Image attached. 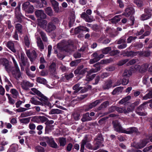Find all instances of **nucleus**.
<instances>
[{"label":"nucleus","instance_id":"obj_14","mask_svg":"<svg viewBox=\"0 0 152 152\" xmlns=\"http://www.w3.org/2000/svg\"><path fill=\"white\" fill-rule=\"evenodd\" d=\"M35 14L37 18L40 19H45L47 17V15L44 11L42 10H37L35 12Z\"/></svg>","mask_w":152,"mask_h":152},{"label":"nucleus","instance_id":"obj_30","mask_svg":"<svg viewBox=\"0 0 152 152\" xmlns=\"http://www.w3.org/2000/svg\"><path fill=\"white\" fill-rule=\"evenodd\" d=\"M121 16V15H119L115 16L114 18H112L110 20L113 23L115 24L120 21V17Z\"/></svg>","mask_w":152,"mask_h":152},{"label":"nucleus","instance_id":"obj_36","mask_svg":"<svg viewBox=\"0 0 152 152\" xmlns=\"http://www.w3.org/2000/svg\"><path fill=\"white\" fill-rule=\"evenodd\" d=\"M30 119L31 118H30V117L25 118H23L20 119L19 120V121L21 123L26 124L29 122Z\"/></svg>","mask_w":152,"mask_h":152},{"label":"nucleus","instance_id":"obj_7","mask_svg":"<svg viewBox=\"0 0 152 152\" xmlns=\"http://www.w3.org/2000/svg\"><path fill=\"white\" fill-rule=\"evenodd\" d=\"M12 59L14 65V68L12 71V74L16 79H18L20 77V71L14 58H12Z\"/></svg>","mask_w":152,"mask_h":152},{"label":"nucleus","instance_id":"obj_10","mask_svg":"<svg viewBox=\"0 0 152 152\" xmlns=\"http://www.w3.org/2000/svg\"><path fill=\"white\" fill-rule=\"evenodd\" d=\"M26 54L31 62H33L35 61L37 56V54L34 50H33L31 52L29 50H27L26 52Z\"/></svg>","mask_w":152,"mask_h":152},{"label":"nucleus","instance_id":"obj_61","mask_svg":"<svg viewBox=\"0 0 152 152\" xmlns=\"http://www.w3.org/2000/svg\"><path fill=\"white\" fill-rule=\"evenodd\" d=\"M135 52L130 51H128V57H133L136 56Z\"/></svg>","mask_w":152,"mask_h":152},{"label":"nucleus","instance_id":"obj_52","mask_svg":"<svg viewBox=\"0 0 152 152\" xmlns=\"http://www.w3.org/2000/svg\"><path fill=\"white\" fill-rule=\"evenodd\" d=\"M35 149L38 152H45L44 148L40 145H38L35 147Z\"/></svg>","mask_w":152,"mask_h":152},{"label":"nucleus","instance_id":"obj_62","mask_svg":"<svg viewBox=\"0 0 152 152\" xmlns=\"http://www.w3.org/2000/svg\"><path fill=\"white\" fill-rule=\"evenodd\" d=\"M152 98V90L150 91L149 93L145 95L144 97V99H147L148 98Z\"/></svg>","mask_w":152,"mask_h":152},{"label":"nucleus","instance_id":"obj_24","mask_svg":"<svg viewBox=\"0 0 152 152\" xmlns=\"http://www.w3.org/2000/svg\"><path fill=\"white\" fill-rule=\"evenodd\" d=\"M39 123L41 122L43 123L45 121H46L45 124L46 125L45 129V133H46L48 131V121H47V118L44 116H39Z\"/></svg>","mask_w":152,"mask_h":152},{"label":"nucleus","instance_id":"obj_44","mask_svg":"<svg viewBox=\"0 0 152 152\" xmlns=\"http://www.w3.org/2000/svg\"><path fill=\"white\" fill-rule=\"evenodd\" d=\"M151 16V15L149 14L148 15L143 14L141 17L140 19L142 20H147L150 18Z\"/></svg>","mask_w":152,"mask_h":152},{"label":"nucleus","instance_id":"obj_46","mask_svg":"<svg viewBox=\"0 0 152 152\" xmlns=\"http://www.w3.org/2000/svg\"><path fill=\"white\" fill-rule=\"evenodd\" d=\"M24 41L26 46L27 48H29L30 46V42L28 37L27 36H26L25 37Z\"/></svg>","mask_w":152,"mask_h":152},{"label":"nucleus","instance_id":"obj_35","mask_svg":"<svg viewBox=\"0 0 152 152\" xmlns=\"http://www.w3.org/2000/svg\"><path fill=\"white\" fill-rule=\"evenodd\" d=\"M143 46V44L140 42H136L133 44V47L137 50L142 48Z\"/></svg>","mask_w":152,"mask_h":152},{"label":"nucleus","instance_id":"obj_3","mask_svg":"<svg viewBox=\"0 0 152 152\" xmlns=\"http://www.w3.org/2000/svg\"><path fill=\"white\" fill-rule=\"evenodd\" d=\"M148 103L147 102H144L137 107L135 110V113L140 116L145 115H146L143 111L148 106Z\"/></svg>","mask_w":152,"mask_h":152},{"label":"nucleus","instance_id":"obj_51","mask_svg":"<svg viewBox=\"0 0 152 152\" xmlns=\"http://www.w3.org/2000/svg\"><path fill=\"white\" fill-rule=\"evenodd\" d=\"M34 7L33 5H30L25 11L29 13H32L34 12Z\"/></svg>","mask_w":152,"mask_h":152},{"label":"nucleus","instance_id":"obj_16","mask_svg":"<svg viewBox=\"0 0 152 152\" xmlns=\"http://www.w3.org/2000/svg\"><path fill=\"white\" fill-rule=\"evenodd\" d=\"M134 12V9L133 7H128L125 9V12L122 14V15L129 17L130 15H133Z\"/></svg>","mask_w":152,"mask_h":152},{"label":"nucleus","instance_id":"obj_19","mask_svg":"<svg viewBox=\"0 0 152 152\" xmlns=\"http://www.w3.org/2000/svg\"><path fill=\"white\" fill-rule=\"evenodd\" d=\"M81 31L88 32L89 29L86 27L80 26L75 28L74 31L75 33V34H78Z\"/></svg>","mask_w":152,"mask_h":152},{"label":"nucleus","instance_id":"obj_4","mask_svg":"<svg viewBox=\"0 0 152 152\" xmlns=\"http://www.w3.org/2000/svg\"><path fill=\"white\" fill-rule=\"evenodd\" d=\"M50 75L51 78L53 79H58L59 78L56 72V64L53 62L50 65L49 67Z\"/></svg>","mask_w":152,"mask_h":152},{"label":"nucleus","instance_id":"obj_33","mask_svg":"<svg viewBox=\"0 0 152 152\" xmlns=\"http://www.w3.org/2000/svg\"><path fill=\"white\" fill-rule=\"evenodd\" d=\"M62 111L61 110L56 109H52L49 112V114H59L61 113Z\"/></svg>","mask_w":152,"mask_h":152},{"label":"nucleus","instance_id":"obj_39","mask_svg":"<svg viewBox=\"0 0 152 152\" xmlns=\"http://www.w3.org/2000/svg\"><path fill=\"white\" fill-rule=\"evenodd\" d=\"M86 145V147L89 149L96 150L98 149L96 146H95V144L94 145V147H93L91 144L89 143H87Z\"/></svg>","mask_w":152,"mask_h":152},{"label":"nucleus","instance_id":"obj_63","mask_svg":"<svg viewBox=\"0 0 152 152\" xmlns=\"http://www.w3.org/2000/svg\"><path fill=\"white\" fill-rule=\"evenodd\" d=\"M116 107L113 106L108 108V113H110L114 112L115 110H116Z\"/></svg>","mask_w":152,"mask_h":152},{"label":"nucleus","instance_id":"obj_42","mask_svg":"<svg viewBox=\"0 0 152 152\" xmlns=\"http://www.w3.org/2000/svg\"><path fill=\"white\" fill-rule=\"evenodd\" d=\"M15 28L16 30L20 34L22 33V26L20 23H16L15 25Z\"/></svg>","mask_w":152,"mask_h":152},{"label":"nucleus","instance_id":"obj_15","mask_svg":"<svg viewBox=\"0 0 152 152\" xmlns=\"http://www.w3.org/2000/svg\"><path fill=\"white\" fill-rule=\"evenodd\" d=\"M80 17L87 22H91L93 21V17L91 16H89L85 12H83L80 15Z\"/></svg>","mask_w":152,"mask_h":152},{"label":"nucleus","instance_id":"obj_5","mask_svg":"<svg viewBox=\"0 0 152 152\" xmlns=\"http://www.w3.org/2000/svg\"><path fill=\"white\" fill-rule=\"evenodd\" d=\"M101 69L100 66H98L95 67V68H92L88 72H87V75L86 76L85 80L89 81L92 80L96 76V74H94L91 76L90 75L93 73H95L99 71Z\"/></svg>","mask_w":152,"mask_h":152},{"label":"nucleus","instance_id":"obj_40","mask_svg":"<svg viewBox=\"0 0 152 152\" xmlns=\"http://www.w3.org/2000/svg\"><path fill=\"white\" fill-rule=\"evenodd\" d=\"M147 143L146 140H143L138 144V148L140 149L143 148L146 145Z\"/></svg>","mask_w":152,"mask_h":152},{"label":"nucleus","instance_id":"obj_26","mask_svg":"<svg viewBox=\"0 0 152 152\" xmlns=\"http://www.w3.org/2000/svg\"><path fill=\"white\" fill-rule=\"evenodd\" d=\"M92 120V118L89 115V113H87L83 114V116L81 118V121L83 122L86 121H89Z\"/></svg>","mask_w":152,"mask_h":152},{"label":"nucleus","instance_id":"obj_29","mask_svg":"<svg viewBox=\"0 0 152 152\" xmlns=\"http://www.w3.org/2000/svg\"><path fill=\"white\" fill-rule=\"evenodd\" d=\"M141 66L140 69V72L141 73H143L145 72L147 69L148 67V65L147 63H145L142 64Z\"/></svg>","mask_w":152,"mask_h":152},{"label":"nucleus","instance_id":"obj_38","mask_svg":"<svg viewBox=\"0 0 152 152\" xmlns=\"http://www.w3.org/2000/svg\"><path fill=\"white\" fill-rule=\"evenodd\" d=\"M21 60L23 66H25L27 62V59L25 57L23 53L20 54Z\"/></svg>","mask_w":152,"mask_h":152},{"label":"nucleus","instance_id":"obj_34","mask_svg":"<svg viewBox=\"0 0 152 152\" xmlns=\"http://www.w3.org/2000/svg\"><path fill=\"white\" fill-rule=\"evenodd\" d=\"M59 142L60 146L64 147L66 143V138L64 137L59 138Z\"/></svg>","mask_w":152,"mask_h":152},{"label":"nucleus","instance_id":"obj_23","mask_svg":"<svg viewBox=\"0 0 152 152\" xmlns=\"http://www.w3.org/2000/svg\"><path fill=\"white\" fill-rule=\"evenodd\" d=\"M91 56L92 58H94L98 61L104 57V55L102 54H99L97 52H95Z\"/></svg>","mask_w":152,"mask_h":152},{"label":"nucleus","instance_id":"obj_41","mask_svg":"<svg viewBox=\"0 0 152 152\" xmlns=\"http://www.w3.org/2000/svg\"><path fill=\"white\" fill-rule=\"evenodd\" d=\"M56 29V26L52 22H50L48 25V32L55 30Z\"/></svg>","mask_w":152,"mask_h":152},{"label":"nucleus","instance_id":"obj_32","mask_svg":"<svg viewBox=\"0 0 152 152\" xmlns=\"http://www.w3.org/2000/svg\"><path fill=\"white\" fill-rule=\"evenodd\" d=\"M7 46L13 52L15 53L16 52V50L14 47V44L12 42H7Z\"/></svg>","mask_w":152,"mask_h":152},{"label":"nucleus","instance_id":"obj_9","mask_svg":"<svg viewBox=\"0 0 152 152\" xmlns=\"http://www.w3.org/2000/svg\"><path fill=\"white\" fill-rule=\"evenodd\" d=\"M80 86H73V89L75 90V91L73 92V94L74 95H76V94L80 90V93H84L88 91V89L90 88H91V86H88V88H86L85 87H83V88L82 89V87H80L79 88V87Z\"/></svg>","mask_w":152,"mask_h":152},{"label":"nucleus","instance_id":"obj_45","mask_svg":"<svg viewBox=\"0 0 152 152\" xmlns=\"http://www.w3.org/2000/svg\"><path fill=\"white\" fill-rule=\"evenodd\" d=\"M34 98H35L34 97H32L31 98V100L30 101L32 104L37 105H41L42 104L40 102L37 101L36 99H35Z\"/></svg>","mask_w":152,"mask_h":152},{"label":"nucleus","instance_id":"obj_58","mask_svg":"<svg viewBox=\"0 0 152 152\" xmlns=\"http://www.w3.org/2000/svg\"><path fill=\"white\" fill-rule=\"evenodd\" d=\"M80 114L79 113H74L73 114V117L75 121H77L80 119Z\"/></svg>","mask_w":152,"mask_h":152},{"label":"nucleus","instance_id":"obj_11","mask_svg":"<svg viewBox=\"0 0 152 152\" xmlns=\"http://www.w3.org/2000/svg\"><path fill=\"white\" fill-rule=\"evenodd\" d=\"M30 2L36 4L35 7L37 8H41L47 5V0H41L42 4H40V2L39 0H28Z\"/></svg>","mask_w":152,"mask_h":152},{"label":"nucleus","instance_id":"obj_37","mask_svg":"<svg viewBox=\"0 0 152 152\" xmlns=\"http://www.w3.org/2000/svg\"><path fill=\"white\" fill-rule=\"evenodd\" d=\"M132 73L131 70L126 69L124 70L123 75L124 77H129L132 75Z\"/></svg>","mask_w":152,"mask_h":152},{"label":"nucleus","instance_id":"obj_25","mask_svg":"<svg viewBox=\"0 0 152 152\" xmlns=\"http://www.w3.org/2000/svg\"><path fill=\"white\" fill-rule=\"evenodd\" d=\"M124 87L123 86H120L115 88L112 92V94L115 95L116 94H119L120 93H121L123 90Z\"/></svg>","mask_w":152,"mask_h":152},{"label":"nucleus","instance_id":"obj_50","mask_svg":"<svg viewBox=\"0 0 152 152\" xmlns=\"http://www.w3.org/2000/svg\"><path fill=\"white\" fill-rule=\"evenodd\" d=\"M30 2L29 1H26L24 2L22 4V9L25 11L27 8L30 6Z\"/></svg>","mask_w":152,"mask_h":152},{"label":"nucleus","instance_id":"obj_6","mask_svg":"<svg viewBox=\"0 0 152 152\" xmlns=\"http://www.w3.org/2000/svg\"><path fill=\"white\" fill-rule=\"evenodd\" d=\"M94 141H95V145L99 149L101 146L102 147L104 146V145L102 144L104 141V138L103 135L101 133H98L94 138Z\"/></svg>","mask_w":152,"mask_h":152},{"label":"nucleus","instance_id":"obj_2","mask_svg":"<svg viewBox=\"0 0 152 152\" xmlns=\"http://www.w3.org/2000/svg\"><path fill=\"white\" fill-rule=\"evenodd\" d=\"M57 47L62 51L67 52L75 51L76 49V46L74 45L72 41L66 42L63 44L61 46L60 44H58Z\"/></svg>","mask_w":152,"mask_h":152},{"label":"nucleus","instance_id":"obj_48","mask_svg":"<svg viewBox=\"0 0 152 152\" xmlns=\"http://www.w3.org/2000/svg\"><path fill=\"white\" fill-rule=\"evenodd\" d=\"M109 118L107 116L105 117L102 118L98 121V123L100 125L105 124L107 120Z\"/></svg>","mask_w":152,"mask_h":152},{"label":"nucleus","instance_id":"obj_31","mask_svg":"<svg viewBox=\"0 0 152 152\" xmlns=\"http://www.w3.org/2000/svg\"><path fill=\"white\" fill-rule=\"evenodd\" d=\"M109 102L108 101H106L102 103L97 108L98 110H100L103 108H106L109 105Z\"/></svg>","mask_w":152,"mask_h":152},{"label":"nucleus","instance_id":"obj_28","mask_svg":"<svg viewBox=\"0 0 152 152\" xmlns=\"http://www.w3.org/2000/svg\"><path fill=\"white\" fill-rule=\"evenodd\" d=\"M37 43L38 47L41 49L43 50L44 49V45L40 37H37Z\"/></svg>","mask_w":152,"mask_h":152},{"label":"nucleus","instance_id":"obj_17","mask_svg":"<svg viewBox=\"0 0 152 152\" xmlns=\"http://www.w3.org/2000/svg\"><path fill=\"white\" fill-rule=\"evenodd\" d=\"M101 102V101L100 100H97L96 101L91 103L89 104L87 107L85 109V111H87L90 110L93 107H95L98 104Z\"/></svg>","mask_w":152,"mask_h":152},{"label":"nucleus","instance_id":"obj_60","mask_svg":"<svg viewBox=\"0 0 152 152\" xmlns=\"http://www.w3.org/2000/svg\"><path fill=\"white\" fill-rule=\"evenodd\" d=\"M120 52L118 50H114L111 51L110 53V55L111 56H114L119 53Z\"/></svg>","mask_w":152,"mask_h":152},{"label":"nucleus","instance_id":"obj_54","mask_svg":"<svg viewBox=\"0 0 152 152\" xmlns=\"http://www.w3.org/2000/svg\"><path fill=\"white\" fill-rule=\"evenodd\" d=\"M129 60L127 59L121 60L119 61L118 63V65L120 66H121L127 62Z\"/></svg>","mask_w":152,"mask_h":152},{"label":"nucleus","instance_id":"obj_57","mask_svg":"<svg viewBox=\"0 0 152 152\" xmlns=\"http://www.w3.org/2000/svg\"><path fill=\"white\" fill-rule=\"evenodd\" d=\"M137 38V37L136 36L133 37L130 36L127 39V42L128 43H130L132 41L136 39Z\"/></svg>","mask_w":152,"mask_h":152},{"label":"nucleus","instance_id":"obj_49","mask_svg":"<svg viewBox=\"0 0 152 152\" xmlns=\"http://www.w3.org/2000/svg\"><path fill=\"white\" fill-rule=\"evenodd\" d=\"M134 3L138 7H141L143 5V2L142 0H134Z\"/></svg>","mask_w":152,"mask_h":152},{"label":"nucleus","instance_id":"obj_55","mask_svg":"<svg viewBox=\"0 0 152 152\" xmlns=\"http://www.w3.org/2000/svg\"><path fill=\"white\" fill-rule=\"evenodd\" d=\"M111 50V48L110 47H108L105 48L102 50V52L103 54H106L110 51Z\"/></svg>","mask_w":152,"mask_h":152},{"label":"nucleus","instance_id":"obj_13","mask_svg":"<svg viewBox=\"0 0 152 152\" xmlns=\"http://www.w3.org/2000/svg\"><path fill=\"white\" fill-rule=\"evenodd\" d=\"M83 66L81 65L78 66L77 69L74 71L75 74L83 75L87 71V68H86L83 69Z\"/></svg>","mask_w":152,"mask_h":152},{"label":"nucleus","instance_id":"obj_8","mask_svg":"<svg viewBox=\"0 0 152 152\" xmlns=\"http://www.w3.org/2000/svg\"><path fill=\"white\" fill-rule=\"evenodd\" d=\"M0 64L5 66L6 70L8 73L11 72L12 73V71L14 67H11L9 65L8 61L7 59L4 58L0 59Z\"/></svg>","mask_w":152,"mask_h":152},{"label":"nucleus","instance_id":"obj_47","mask_svg":"<svg viewBox=\"0 0 152 152\" xmlns=\"http://www.w3.org/2000/svg\"><path fill=\"white\" fill-rule=\"evenodd\" d=\"M31 118V121L34 123H39V120L38 116H35L30 117Z\"/></svg>","mask_w":152,"mask_h":152},{"label":"nucleus","instance_id":"obj_22","mask_svg":"<svg viewBox=\"0 0 152 152\" xmlns=\"http://www.w3.org/2000/svg\"><path fill=\"white\" fill-rule=\"evenodd\" d=\"M140 104V102L139 101H137L134 102L131 104L130 107H127V110L130 112L132 113L134 111L135 107L138 105Z\"/></svg>","mask_w":152,"mask_h":152},{"label":"nucleus","instance_id":"obj_53","mask_svg":"<svg viewBox=\"0 0 152 152\" xmlns=\"http://www.w3.org/2000/svg\"><path fill=\"white\" fill-rule=\"evenodd\" d=\"M53 123L54 121L53 120L49 121L48 120V131H49V130H51L53 129V125H50Z\"/></svg>","mask_w":152,"mask_h":152},{"label":"nucleus","instance_id":"obj_1","mask_svg":"<svg viewBox=\"0 0 152 152\" xmlns=\"http://www.w3.org/2000/svg\"><path fill=\"white\" fill-rule=\"evenodd\" d=\"M115 130L118 132L124 133L127 134H131L134 133L136 134H140L138 129L136 127H132L126 129H123L120 124L115 129Z\"/></svg>","mask_w":152,"mask_h":152},{"label":"nucleus","instance_id":"obj_59","mask_svg":"<svg viewBox=\"0 0 152 152\" xmlns=\"http://www.w3.org/2000/svg\"><path fill=\"white\" fill-rule=\"evenodd\" d=\"M40 34L43 40L44 41L46 42L47 41V38L44 32L41 31L40 32Z\"/></svg>","mask_w":152,"mask_h":152},{"label":"nucleus","instance_id":"obj_21","mask_svg":"<svg viewBox=\"0 0 152 152\" xmlns=\"http://www.w3.org/2000/svg\"><path fill=\"white\" fill-rule=\"evenodd\" d=\"M47 21L46 20L41 19L38 20V25L41 28L45 29L47 31Z\"/></svg>","mask_w":152,"mask_h":152},{"label":"nucleus","instance_id":"obj_27","mask_svg":"<svg viewBox=\"0 0 152 152\" xmlns=\"http://www.w3.org/2000/svg\"><path fill=\"white\" fill-rule=\"evenodd\" d=\"M116 111L120 113H124L126 114L129 113V111L127 110V108L126 109L125 107H116Z\"/></svg>","mask_w":152,"mask_h":152},{"label":"nucleus","instance_id":"obj_20","mask_svg":"<svg viewBox=\"0 0 152 152\" xmlns=\"http://www.w3.org/2000/svg\"><path fill=\"white\" fill-rule=\"evenodd\" d=\"M48 144L52 148H56L58 147L57 144L52 137H48Z\"/></svg>","mask_w":152,"mask_h":152},{"label":"nucleus","instance_id":"obj_64","mask_svg":"<svg viewBox=\"0 0 152 152\" xmlns=\"http://www.w3.org/2000/svg\"><path fill=\"white\" fill-rule=\"evenodd\" d=\"M73 147V145L72 143H69L66 147V150L68 152L70 151Z\"/></svg>","mask_w":152,"mask_h":152},{"label":"nucleus","instance_id":"obj_18","mask_svg":"<svg viewBox=\"0 0 152 152\" xmlns=\"http://www.w3.org/2000/svg\"><path fill=\"white\" fill-rule=\"evenodd\" d=\"M50 1L52 5L54 11L58 13L59 10L58 3L55 0H50Z\"/></svg>","mask_w":152,"mask_h":152},{"label":"nucleus","instance_id":"obj_43","mask_svg":"<svg viewBox=\"0 0 152 152\" xmlns=\"http://www.w3.org/2000/svg\"><path fill=\"white\" fill-rule=\"evenodd\" d=\"M37 81L39 83L45 85L47 83L46 80L44 78H42L40 77L37 78Z\"/></svg>","mask_w":152,"mask_h":152},{"label":"nucleus","instance_id":"obj_12","mask_svg":"<svg viewBox=\"0 0 152 152\" xmlns=\"http://www.w3.org/2000/svg\"><path fill=\"white\" fill-rule=\"evenodd\" d=\"M31 90L33 91L34 93L36 94L38 96L41 97L39 98L37 97L39 100L42 102L44 100H48V98L44 96L40 91L35 88H31Z\"/></svg>","mask_w":152,"mask_h":152},{"label":"nucleus","instance_id":"obj_56","mask_svg":"<svg viewBox=\"0 0 152 152\" xmlns=\"http://www.w3.org/2000/svg\"><path fill=\"white\" fill-rule=\"evenodd\" d=\"M145 28L148 30L146 31L144 33L145 36H147L149 35L150 34L151 28L150 27L146 25L145 26Z\"/></svg>","mask_w":152,"mask_h":152}]
</instances>
